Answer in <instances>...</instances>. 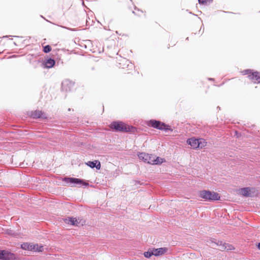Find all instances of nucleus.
<instances>
[{"label":"nucleus","mask_w":260,"mask_h":260,"mask_svg":"<svg viewBox=\"0 0 260 260\" xmlns=\"http://www.w3.org/2000/svg\"><path fill=\"white\" fill-rule=\"evenodd\" d=\"M138 156L140 159L142 160L144 162L153 165L154 154L145 152H139L138 154Z\"/></svg>","instance_id":"obj_6"},{"label":"nucleus","mask_w":260,"mask_h":260,"mask_svg":"<svg viewBox=\"0 0 260 260\" xmlns=\"http://www.w3.org/2000/svg\"><path fill=\"white\" fill-rule=\"evenodd\" d=\"M14 44L15 45V46H17V44L15 42H14Z\"/></svg>","instance_id":"obj_33"},{"label":"nucleus","mask_w":260,"mask_h":260,"mask_svg":"<svg viewBox=\"0 0 260 260\" xmlns=\"http://www.w3.org/2000/svg\"><path fill=\"white\" fill-rule=\"evenodd\" d=\"M68 222L66 221V223H70L72 225H76V226H79V224H80L81 225H83L84 224H85V220H80L79 218H77L76 217H70L68 218Z\"/></svg>","instance_id":"obj_9"},{"label":"nucleus","mask_w":260,"mask_h":260,"mask_svg":"<svg viewBox=\"0 0 260 260\" xmlns=\"http://www.w3.org/2000/svg\"><path fill=\"white\" fill-rule=\"evenodd\" d=\"M68 110H69V111H71V109H70V108H69Z\"/></svg>","instance_id":"obj_35"},{"label":"nucleus","mask_w":260,"mask_h":260,"mask_svg":"<svg viewBox=\"0 0 260 260\" xmlns=\"http://www.w3.org/2000/svg\"><path fill=\"white\" fill-rule=\"evenodd\" d=\"M9 37H12V36H4L3 37V38H8Z\"/></svg>","instance_id":"obj_28"},{"label":"nucleus","mask_w":260,"mask_h":260,"mask_svg":"<svg viewBox=\"0 0 260 260\" xmlns=\"http://www.w3.org/2000/svg\"><path fill=\"white\" fill-rule=\"evenodd\" d=\"M144 256L146 258H150L152 255H154L153 249H150L147 251L144 252Z\"/></svg>","instance_id":"obj_20"},{"label":"nucleus","mask_w":260,"mask_h":260,"mask_svg":"<svg viewBox=\"0 0 260 260\" xmlns=\"http://www.w3.org/2000/svg\"><path fill=\"white\" fill-rule=\"evenodd\" d=\"M154 255L155 256H158L162 255L166 253L168 249L167 247H160L158 248H153Z\"/></svg>","instance_id":"obj_14"},{"label":"nucleus","mask_w":260,"mask_h":260,"mask_svg":"<svg viewBox=\"0 0 260 260\" xmlns=\"http://www.w3.org/2000/svg\"><path fill=\"white\" fill-rule=\"evenodd\" d=\"M254 72V71L252 70L251 69H246L244 70L242 72V73L244 75H248V76L249 75L252 74V73Z\"/></svg>","instance_id":"obj_22"},{"label":"nucleus","mask_w":260,"mask_h":260,"mask_svg":"<svg viewBox=\"0 0 260 260\" xmlns=\"http://www.w3.org/2000/svg\"><path fill=\"white\" fill-rule=\"evenodd\" d=\"M62 181L67 184L72 185L71 186L80 187L83 186L86 187L89 185L88 183L85 180L80 178L64 177L62 178Z\"/></svg>","instance_id":"obj_2"},{"label":"nucleus","mask_w":260,"mask_h":260,"mask_svg":"<svg viewBox=\"0 0 260 260\" xmlns=\"http://www.w3.org/2000/svg\"><path fill=\"white\" fill-rule=\"evenodd\" d=\"M198 143V138L194 137L189 138L186 141V143L188 145H190L193 149L199 148V144Z\"/></svg>","instance_id":"obj_11"},{"label":"nucleus","mask_w":260,"mask_h":260,"mask_svg":"<svg viewBox=\"0 0 260 260\" xmlns=\"http://www.w3.org/2000/svg\"><path fill=\"white\" fill-rule=\"evenodd\" d=\"M34 246H35V247L32 249V251L34 252H42L43 251L44 248L42 245H39L38 244H33Z\"/></svg>","instance_id":"obj_18"},{"label":"nucleus","mask_w":260,"mask_h":260,"mask_svg":"<svg viewBox=\"0 0 260 260\" xmlns=\"http://www.w3.org/2000/svg\"><path fill=\"white\" fill-rule=\"evenodd\" d=\"M30 117L33 119H42L47 118L46 114L42 110H36L30 112Z\"/></svg>","instance_id":"obj_7"},{"label":"nucleus","mask_w":260,"mask_h":260,"mask_svg":"<svg viewBox=\"0 0 260 260\" xmlns=\"http://www.w3.org/2000/svg\"><path fill=\"white\" fill-rule=\"evenodd\" d=\"M35 246H34L32 244L28 243H23L21 244V248L23 250H27L32 251Z\"/></svg>","instance_id":"obj_17"},{"label":"nucleus","mask_w":260,"mask_h":260,"mask_svg":"<svg viewBox=\"0 0 260 260\" xmlns=\"http://www.w3.org/2000/svg\"><path fill=\"white\" fill-rule=\"evenodd\" d=\"M55 64V60L52 58L46 59L43 62V66L45 68L50 69L53 68Z\"/></svg>","instance_id":"obj_13"},{"label":"nucleus","mask_w":260,"mask_h":260,"mask_svg":"<svg viewBox=\"0 0 260 260\" xmlns=\"http://www.w3.org/2000/svg\"><path fill=\"white\" fill-rule=\"evenodd\" d=\"M17 258L14 253L6 250H0V260H16Z\"/></svg>","instance_id":"obj_5"},{"label":"nucleus","mask_w":260,"mask_h":260,"mask_svg":"<svg viewBox=\"0 0 260 260\" xmlns=\"http://www.w3.org/2000/svg\"><path fill=\"white\" fill-rule=\"evenodd\" d=\"M135 9L136 10H137L138 12H140V13H143L142 11L140 10V9H137L136 7H135Z\"/></svg>","instance_id":"obj_25"},{"label":"nucleus","mask_w":260,"mask_h":260,"mask_svg":"<svg viewBox=\"0 0 260 260\" xmlns=\"http://www.w3.org/2000/svg\"><path fill=\"white\" fill-rule=\"evenodd\" d=\"M109 127L111 130L115 132L134 133L136 131L135 127L127 125L124 122L119 120L112 122L109 125Z\"/></svg>","instance_id":"obj_1"},{"label":"nucleus","mask_w":260,"mask_h":260,"mask_svg":"<svg viewBox=\"0 0 260 260\" xmlns=\"http://www.w3.org/2000/svg\"><path fill=\"white\" fill-rule=\"evenodd\" d=\"M256 246H257V248L259 250H260V242L257 244Z\"/></svg>","instance_id":"obj_26"},{"label":"nucleus","mask_w":260,"mask_h":260,"mask_svg":"<svg viewBox=\"0 0 260 260\" xmlns=\"http://www.w3.org/2000/svg\"><path fill=\"white\" fill-rule=\"evenodd\" d=\"M202 27H203V26H201V28H200V31H201V29H204V27H203V28H202Z\"/></svg>","instance_id":"obj_31"},{"label":"nucleus","mask_w":260,"mask_h":260,"mask_svg":"<svg viewBox=\"0 0 260 260\" xmlns=\"http://www.w3.org/2000/svg\"><path fill=\"white\" fill-rule=\"evenodd\" d=\"M248 78L251 80H255L260 83V73L257 71H254L252 74L249 75Z\"/></svg>","instance_id":"obj_15"},{"label":"nucleus","mask_w":260,"mask_h":260,"mask_svg":"<svg viewBox=\"0 0 260 260\" xmlns=\"http://www.w3.org/2000/svg\"><path fill=\"white\" fill-rule=\"evenodd\" d=\"M86 165L91 169L95 168L98 170H100L101 167L100 161L98 160L88 161L86 162Z\"/></svg>","instance_id":"obj_12"},{"label":"nucleus","mask_w":260,"mask_h":260,"mask_svg":"<svg viewBox=\"0 0 260 260\" xmlns=\"http://www.w3.org/2000/svg\"><path fill=\"white\" fill-rule=\"evenodd\" d=\"M186 40H188V37H187V38H186Z\"/></svg>","instance_id":"obj_36"},{"label":"nucleus","mask_w":260,"mask_h":260,"mask_svg":"<svg viewBox=\"0 0 260 260\" xmlns=\"http://www.w3.org/2000/svg\"><path fill=\"white\" fill-rule=\"evenodd\" d=\"M202 27H203V26H201V28H200V31H201V29H204V27H203V28H202Z\"/></svg>","instance_id":"obj_30"},{"label":"nucleus","mask_w":260,"mask_h":260,"mask_svg":"<svg viewBox=\"0 0 260 260\" xmlns=\"http://www.w3.org/2000/svg\"><path fill=\"white\" fill-rule=\"evenodd\" d=\"M213 0H198L199 3L200 5H207L208 3H210Z\"/></svg>","instance_id":"obj_23"},{"label":"nucleus","mask_w":260,"mask_h":260,"mask_svg":"<svg viewBox=\"0 0 260 260\" xmlns=\"http://www.w3.org/2000/svg\"><path fill=\"white\" fill-rule=\"evenodd\" d=\"M202 27H203V26H201V28H200V31H201V29H204V27H203V28H202Z\"/></svg>","instance_id":"obj_29"},{"label":"nucleus","mask_w":260,"mask_h":260,"mask_svg":"<svg viewBox=\"0 0 260 260\" xmlns=\"http://www.w3.org/2000/svg\"><path fill=\"white\" fill-rule=\"evenodd\" d=\"M165 161L166 160L165 158L154 155L153 165H160Z\"/></svg>","instance_id":"obj_16"},{"label":"nucleus","mask_w":260,"mask_h":260,"mask_svg":"<svg viewBox=\"0 0 260 260\" xmlns=\"http://www.w3.org/2000/svg\"><path fill=\"white\" fill-rule=\"evenodd\" d=\"M14 37H16V38H18L19 37V36H14Z\"/></svg>","instance_id":"obj_34"},{"label":"nucleus","mask_w":260,"mask_h":260,"mask_svg":"<svg viewBox=\"0 0 260 260\" xmlns=\"http://www.w3.org/2000/svg\"><path fill=\"white\" fill-rule=\"evenodd\" d=\"M147 124L149 126L158 129L159 130L164 131L166 132L169 131H171L172 132L173 131V129L169 125L163 122L155 119H151L148 121Z\"/></svg>","instance_id":"obj_3"},{"label":"nucleus","mask_w":260,"mask_h":260,"mask_svg":"<svg viewBox=\"0 0 260 260\" xmlns=\"http://www.w3.org/2000/svg\"><path fill=\"white\" fill-rule=\"evenodd\" d=\"M126 63H127V67H128V68L131 69V68H133V65L132 64V63H131V62H129V61L128 60H127L126 61Z\"/></svg>","instance_id":"obj_24"},{"label":"nucleus","mask_w":260,"mask_h":260,"mask_svg":"<svg viewBox=\"0 0 260 260\" xmlns=\"http://www.w3.org/2000/svg\"><path fill=\"white\" fill-rule=\"evenodd\" d=\"M215 244L219 246L220 250L221 251L224 250H231L234 249L233 246L225 242H223L222 241H218L217 242L215 243Z\"/></svg>","instance_id":"obj_10"},{"label":"nucleus","mask_w":260,"mask_h":260,"mask_svg":"<svg viewBox=\"0 0 260 260\" xmlns=\"http://www.w3.org/2000/svg\"><path fill=\"white\" fill-rule=\"evenodd\" d=\"M133 13H134V14H135L136 15H138V16L140 15V14L139 13L136 12L135 11H133Z\"/></svg>","instance_id":"obj_27"},{"label":"nucleus","mask_w":260,"mask_h":260,"mask_svg":"<svg viewBox=\"0 0 260 260\" xmlns=\"http://www.w3.org/2000/svg\"><path fill=\"white\" fill-rule=\"evenodd\" d=\"M199 144V148H203L207 145V142L203 138H198Z\"/></svg>","instance_id":"obj_19"},{"label":"nucleus","mask_w":260,"mask_h":260,"mask_svg":"<svg viewBox=\"0 0 260 260\" xmlns=\"http://www.w3.org/2000/svg\"><path fill=\"white\" fill-rule=\"evenodd\" d=\"M254 190L252 187H244L240 189V193L245 197H252L254 196Z\"/></svg>","instance_id":"obj_8"},{"label":"nucleus","mask_w":260,"mask_h":260,"mask_svg":"<svg viewBox=\"0 0 260 260\" xmlns=\"http://www.w3.org/2000/svg\"><path fill=\"white\" fill-rule=\"evenodd\" d=\"M199 196L205 201H218L220 197L217 192L213 191L204 190L200 191Z\"/></svg>","instance_id":"obj_4"},{"label":"nucleus","mask_w":260,"mask_h":260,"mask_svg":"<svg viewBox=\"0 0 260 260\" xmlns=\"http://www.w3.org/2000/svg\"><path fill=\"white\" fill-rule=\"evenodd\" d=\"M43 51L44 53H49L51 51V47L49 45H47L43 47Z\"/></svg>","instance_id":"obj_21"},{"label":"nucleus","mask_w":260,"mask_h":260,"mask_svg":"<svg viewBox=\"0 0 260 260\" xmlns=\"http://www.w3.org/2000/svg\"><path fill=\"white\" fill-rule=\"evenodd\" d=\"M209 80H212H212H214V79H213V78H209Z\"/></svg>","instance_id":"obj_32"}]
</instances>
